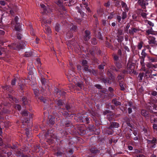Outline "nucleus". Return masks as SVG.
<instances>
[{"mask_svg": "<svg viewBox=\"0 0 157 157\" xmlns=\"http://www.w3.org/2000/svg\"><path fill=\"white\" fill-rule=\"evenodd\" d=\"M41 21L42 25L44 28V31L47 34L50 35L51 32V29L46 23L50 24L51 23V21L50 20L47 21L44 17L42 18Z\"/></svg>", "mask_w": 157, "mask_h": 157, "instance_id": "f257e3e1", "label": "nucleus"}, {"mask_svg": "<svg viewBox=\"0 0 157 157\" xmlns=\"http://www.w3.org/2000/svg\"><path fill=\"white\" fill-rule=\"evenodd\" d=\"M27 69L29 71V75L27 79H29V80L31 81V79L30 78H31V79H32V75L33 74V72L35 71V70L33 65L31 63L28 65Z\"/></svg>", "mask_w": 157, "mask_h": 157, "instance_id": "f03ea898", "label": "nucleus"}, {"mask_svg": "<svg viewBox=\"0 0 157 157\" xmlns=\"http://www.w3.org/2000/svg\"><path fill=\"white\" fill-rule=\"evenodd\" d=\"M25 45V42H21L20 43L19 45H18L16 44L13 43L12 44V48L14 49H22Z\"/></svg>", "mask_w": 157, "mask_h": 157, "instance_id": "7ed1b4c3", "label": "nucleus"}, {"mask_svg": "<svg viewBox=\"0 0 157 157\" xmlns=\"http://www.w3.org/2000/svg\"><path fill=\"white\" fill-rule=\"evenodd\" d=\"M74 69L72 68L68 71V74L67 75V78H68L69 81H71L72 80L73 77L74 76Z\"/></svg>", "mask_w": 157, "mask_h": 157, "instance_id": "20e7f679", "label": "nucleus"}, {"mask_svg": "<svg viewBox=\"0 0 157 157\" xmlns=\"http://www.w3.org/2000/svg\"><path fill=\"white\" fill-rule=\"evenodd\" d=\"M145 50L143 49L141 53V58L140 63L142 66L144 67L145 63H144V58L147 56V54L145 52Z\"/></svg>", "mask_w": 157, "mask_h": 157, "instance_id": "39448f33", "label": "nucleus"}, {"mask_svg": "<svg viewBox=\"0 0 157 157\" xmlns=\"http://www.w3.org/2000/svg\"><path fill=\"white\" fill-rule=\"evenodd\" d=\"M138 2L143 8H144L146 5L148 4V3L144 0H139Z\"/></svg>", "mask_w": 157, "mask_h": 157, "instance_id": "423d86ee", "label": "nucleus"}, {"mask_svg": "<svg viewBox=\"0 0 157 157\" xmlns=\"http://www.w3.org/2000/svg\"><path fill=\"white\" fill-rule=\"evenodd\" d=\"M85 35L84 37V39L85 41H87L90 37V32L89 31L86 30L85 31Z\"/></svg>", "mask_w": 157, "mask_h": 157, "instance_id": "0eeeda50", "label": "nucleus"}, {"mask_svg": "<svg viewBox=\"0 0 157 157\" xmlns=\"http://www.w3.org/2000/svg\"><path fill=\"white\" fill-rule=\"evenodd\" d=\"M80 6L82 10H84L85 9H86L88 11H90V8L89 7H88V4L87 3L84 2L82 4H81Z\"/></svg>", "mask_w": 157, "mask_h": 157, "instance_id": "6e6552de", "label": "nucleus"}, {"mask_svg": "<svg viewBox=\"0 0 157 157\" xmlns=\"http://www.w3.org/2000/svg\"><path fill=\"white\" fill-rule=\"evenodd\" d=\"M149 40L148 43L149 44H157V43L155 40V38L154 37H150L149 39Z\"/></svg>", "mask_w": 157, "mask_h": 157, "instance_id": "1a4fd4ad", "label": "nucleus"}, {"mask_svg": "<svg viewBox=\"0 0 157 157\" xmlns=\"http://www.w3.org/2000/svg\"><path fill=\"white\" fill-rule=\"evenodd\" d=\"M139 31V30L133 28L131 29H129V32L131 35H133L135 33H137Z\"/></svg>", "mask_w": 157, "mask_h": 157, "instance_id": "9d476101", "label": "nucleus"}, {"mask_svg": "<svg viewBox=\"0 0 157 157\" xmlns=\"http://www.w3.org/2000/svg\"><path fill=\"white\" fill-rule=\"evenodd\" d=\"M156 140L155 138H154L152 140H147V143L148 144H155L156 143ZM155 144L153 146H151V147L155 148Z\"/></svg>", "mask_w": 157, "mask_h": 157, "instance_id": "9b49d317", "label": "nucleus"}, {"mask_svg": "<svg viewBox=\"0 0 157 157\" xmlns=\"http://www.w3.org/2000/svg\"><path fill=\"white\" fill-rule=\"evenodd\" d=\"M121 5L122 7L123 8L125 11H128V7L126 4L123 2H121Z\"/></svg>", "mask_w": 157, "mask_h": 157, "instance_id": "f8f14e48", "label": "nucleus"}, {"mask_svg": "<svg viewBox=\"0 0 157 157\" xmlns=\"http://www.w3.org/2000/svg\"><path fill=\"white\" fill-rule=\"evenodd\" d=\"M119 126V124L116 122H112L111 124V125L109 127V128H117Z\"/></svg>", "mask_w": 157, "mask_h": 157, "instance_id": "ddd939ff", "label": "nucleus"}, {"mask_svg": "<svg viewBox=\"0 0 157 157\" xmlns=\"http://www.w3.org/2000/svg\"><path fill=\"white\" fill-rule=\"evenodd\" d=\"M67 46H68V48L73 49V48H74L75 49V45L72 43L70 42H68L67 44Z\"/></svg>", "mask_w": 157, "mask_h": 157, "instance_id": "4468645a", "label": "nucleus"}, {"mask_svg": "<svg viewBox=\"0 0 157 157\" xmlns=\"http://www.w3.org/2000/svg\"><path fill=\"white\" fill-rule=\"evenodd\" d=\"M49 121L50 123L53 124L54 123V118L52 116L48 117Z\"/></svg>", "mask_w": 157, "mask_h": 157, "instance_id": "2eb2a0df", "label": "nucleus"}, {"mask_svg": "<svg viewBox=\"0 0 157 157\" xmlns=\"http://www.w3.org/2000/svg\"><path fill=\"white\" fill-rule=\"evenodd\" d=\"M40 6L42 8V10H43V13H46L47 11V9L45 7V6L43 4H40Z\"/></svg>", "mask_w": 157, "mask_h": 157, "instance_id": "dca6fc26", "label": "nucleus"}, {"mask_svg": "<svg viewBox=\"0 0 157 157\" xmlns=\"http://www.w3.org/2000/svg\"><path fill=\"white\" fill-rule=\"evenodd\" d=\"M141 114L144 117H146L148 115V112L146 110L143 109L141 111Z\"/></svg>", "mask_w": 157, "mask_h": 157, "instance_id": "f3484780", "label": "nucleus"}, {"mask_svg": "<svg viewBox=\"0 0 157 157\" xmlns=\"http://www.w3.org/2000/svg\"><path fill=\"white\" fill-rule=\"evenodd\" d=\"M147 57L149 62H153L155 61V58L152 57H151L149 56H147Z\"/></svg>", "mask_w": 157, "mask_h": 157, "instance_id": "a211bd4d", "label": "nucleus"}, {"mask_svg": "<svg viewBox=\"0 0 157 157\" xmlns=\"http://www.w3.org/2000/svg\"><path fill=\"white\" fill-rule=\"evenodd\" d=\"M145 23L146 25H149L152 26H154V24L151 21H148L146 20L145 21Z\"/></svg>", "mask_w": 157, "mask_h": 157, "instance_id": "6ab92c4d", "label": "nucleus"}, {"mask_svg": "<svg viewBox=\"0 0 157 157\" xmlns=\"http://www.w3.org/2000/svg\"><path fill=\"white\" fill-rule=\"evenodd\" d=\"M84 70L85 71L87 72H91V70L89 69V67L88 65L84 66Z\"/></svg>", "mask_w": 157, "mask_h": 157, "instance_id": "aec40b11", "label": "nucleus"}, {"mask_svg": "<svg viewBox=\"0 0 157 157\" xmlns=\"http://www.w3.org/2000/svg\"><path fill=\"white\" fill-rule=\"evenodd\" d=\"M16 25L15 26V28L16 30L19 31L21 30V26L18 23V25L17 24H16Z\"/></svg>", "mask_w": 157, "mask_h": 157, "instance_id": "412c9836", "label": "nucleus"}, {"mask_svg": "<svg viewBox=\"0 0 157 157\" xmlns=\"http://www.w3.org/2000/svg\"><path fill=\"white\" fill-rule=\"evenodd\" d=\"M127 17L126 13L125 12H123L122 13V19L124 20Z\"/></svg>", "mask_w": 157, "mask_h": 157, "instance_id": "4be33fe9", "label": "nucleus"}, {"mask_svg": "<svg viewBox=\"0 0 157 157\" xmlns=\"http://www.w3.org/2000/svg\"><path fill=\"white\" fill-rule=\"evenodd\" d=\"M143 43L142 42L139 43L137 45V48L139 49H141L143 46Z\"/></svg>", "mask_w": 157, "mask_h": 157, "instance_id": "5701e85b", "label": "nucleus"}, {"mask_svg": "<svg viewBox=\"0 0 157 157\" xmlns=\"http://www.w3.org/2000/svg\"><path fill=\"white\" fill-rule=\"evenodd\" d=\"M144 73H140L138 75V77L140 80H141L143 79V78L144 76Z\"/></svg>", "mask_w": 157, "mask_h": 157, "instance_id": "b1692460", "label": "nucleus"}, {"mask_svg": "<svg viewBox=\"0 0 157 157\" xmlns=\"http://www.w3.org/2000/svg\"><path fill=\"white\" fill-rule=\"evenodd\" d=\"M22 101H23V103L24 104V105H25L27 104V101L26 98L25 97H24L22 98Z\"/></svg>", "mask_w": 157, "mask_h": 157, "instance_id": "393cba45", "label": "nucleus"}, {"mask_svg": "<svg viewBox=\"0 0 157 157\" xmlns=\"http://www.w3.org/2000/svg\"><path fill=\"white\" fill-rule=\"evenodd\" d=\"M87 61L86 60H83L82 62V64L83 67L87 65Z\"/></svg>", "mask_w": 157, "mask_h": 157, "instance_id": "a878e982", "label": "nucleus"}, {"mask_svg": "<svg viewBox=\"0 0 157 157\" xmlns=\"http://www.w3.org/2000/svg\"><path fill=\"white\" fill-rule=\"evenodd\" d=\"M70 27L71 30L74 31H75L77 29V27L76 26H74L73 25H70Z\"/></svg>", "mask_w": 157, "mask_h": 157, "instance_id": "bb28decb", "label": "nucleus"}, {"mask_svg": "<svg viewBox=\"0 0 157 157\" xmlns=\"http://www.w3.org/2000/svg\"><path fill=\"white\" fill-rule=\"evenodd\" d=\"M62 1L61 0H58L56 2V3L59 6H61L62 5Z\"/></svg>", "mask_w": 157, "mask_h": 157, "instance_id": "cd10ccee", "label": "nucleus"}, {"mask_svg": "<svg viewBox=\"0 0 157 157\" xmlns=\"http://www.w3.org/2000/svg\"><path fill=\"white\" fill-rule=\"evenodd\" d=\"M41 82L42 84L43 85H45L46 81H45V79L44 78H42V77L41 78Z\"/></svg>", "mask_w": 157, "mask_h": 157, "instance_id": "c85d7f7f", "label": "nucleus"}, {"mask_svg": "<svg viewBox=\"0 0 157 157\" xmlns=\"http://www.w3.org/2000/svg\"><path fill=\"white\" fill-rule=\"evenodd\" d=\"M113 103L114 104V105H119L121 104L119 102L117 101L116 100H114L113 101Z\"/></svg>", "mask_w": 157, "mask_h": 157, "instance_id": "c756f323", "label": "nucleus"}, {"mask_svg": "<svg viewBox=\"0 0 157 157\" xmlns=\"http://www.w3.org/2000/svg\"><path fill=\"white\" fill-rule=\"evenodd\" d=\"M34 94L36 96H37L39 93V90L37 89L34 90Z\"/></svg>", "mask_w": 157, "mask_h": 157, "instance_id": "7c9ffc66", "label": "nucleus"}, {"mask_svg": "<svg viewBox=\"0 0 157 157\" xmlns=\"http://www.w3.org/2000/svg\"><path fill=\"white\" fill-rule=\"evenodd\" d=\"M120 85L121 87V90H124V89L123 84L122 82L120 83Z\"/></svg>", "mask_w": 157, "mask_h": 157, "instance_id": "2f4dec72", "label": "nucleus"}, {"mask_svg": "<svg viewBox=\"0 0 157 157\" xmlns=\"http://www.w3.org/2000/svg\"><path fill=\"white\" fill-rule=\"evenodd\" d=\"M91 43L95 45L97 44V42L95 39L94 38L91 41Z\"/></svg>", "mask_w": 157, "mask_h": 157, "instance_id": "473e14b6", "label": "nucleus"}, {"mask_svg": "<svg viewBox=\"0 0 157 157\" xmlns=\"http://www.w3.org/2000/svg\"><path fill=\"white\" fill-rule=\"evenodd\" d=\"M21 113L24 116H27L28 115V112L26 111H25L21 112Z\"/></svg>", "mask_w": 157, "mask_h": 157, "instance_id": "72a5a7b5", "label": "nucleus"}, {"mask_svg": "<svg viewBox=\"0 0 157 157\" xmlns=\"http://www.w3.org/2000/svg\"><path fill=\"white\" fill-rule=\"evenodd\" d=\"M146 66L149 68H151L153 67V65L151 63H148L147 64Z\"/></svg>", "mask_w": 157, "mask_h": 157, "instance_id": "f704fd0d", "label": "nucleus"}, {"mask_svg": "<svg viewBox=\"0 0 157 157\" xmlns=\"http://www.w3.org/2000/svg\"><path fill=\"white\" fill-rule=\"evenodd\" d=\"M63 102L61 100H59L57 101V103L59 105H62Z\"/></svg>", "mask_w": 157, "mask_h": 157, "instance_id": "c9c22d12", "label": "nucleus"}, {"mask_svg": "<svg viewBox=\"0 0 157 157\" xmlns=\"http://www.w3.org/2000/svg\"><path fill=\"white\" fill-rule=\"evenodd\" d=\"M152 32H152V31L151 29L148 30L146 31V33L148 34H152Z\"/></svg>", "mask_w": 157, "mask_h": 157, "instance_id": "e433bc0d", "label": "nucleus"}, {"mask_svg": "<svg viewBox=\"0 0 157 157\" xmlns=\"http://www.w3.org/2000/svg\"><path fill=\"white\" fill-rule=\"evenodd\" d=\"M16 82V79L15 78H14L12 80L11 82V85H15Z\"/></svg>", "mask_w": 157, "mask_h": 157, "instance_id": "4c0bfd02", "label": "nucleus"}, {"mask_svg": "<svg viewBox=\"0 0 157 157\" xmlns=\"http://www.w3.org/2000/svg\"><path fill=\"white\" fill-rule=\"evenodd\" d=\"M147 14L144 13V12H143V13H141V16L144 18H145L147 16Z\"/></svg>", "mask_w": 157, "mask_h": 157, "instance_id": "58836bf2", "label": "nucleus"}, {"mask_svg": "<svg viewBox=\"0 0 157 157\" xmlns=\"http://www.w3.org/2000/svg\"><path fill=\"white\" fill-rule=\"evenodd\" d=\"M117 34L119 35H121L123 34V31L121 30H118Z\"/></svg>", "mask_w": 157, "mask_h": 157, "instance_id": "ea45409f", "label": "nucleus"}, {"mask_svg": "<svg viewBox=\"0 0 157 157\" xmlns=\"http://www.w3.org/2000/svg\"><path fill=\"white\" fill-rule=\"evenodd\" d=\"M16 108L18 109V110L20 111L21 109V106L18 105H17L16 106Z\"/></svg>", "mask_w": 157, "mask_h": 157, "instance_id": "a19ab883", "label": "nucleus"}, {"mask_svg": "<svg viewBox=\"0 0 157 157\" xmlns=\"http://www.w3.org/2000/svg\"><path fill=\"white\" fill-rule=\"evenodd\" d=\"M142 66V67L143 68H142V69L143 70V71H144L146 74H148V73H149V72L148 71H146V70L145 68V66H144V67L143 66Z\"/></svg>", "mask_w": 157, "mask_h": 157, "instance_id": "79ce46f5", "label": "nucleus"}, {"mask_svg": "<svg viewBox=\"0 0 157 157\" xmlns=\"http://www.w3.org/2000/svg\"><path fill=\"white\" fill-rule=\"evenodd\" d=\"M104 65H103V64L100 65L98 66V68L100 70L103 69L104 68Z\"/></svg>", "mask_w": 157, "mask_h": 157, "instance_id": "37998d69", "label": "nucleus"}, {"mask_svg": "<svg viewBox=\"0 0 157 157\" xmlns=\"http://www.w3.org/2000/svg\"><path fill=\"white\" fill-rule=\"evenodd\" d=\"M18 18L16 16L14 18V20L15 21V24H17L18 25L17 21L18 20Z\"/></svg>", "mask_w": 157, "mask_h": 157, "instance_id": "c03bdc74", "label": "nucleus"}, {"mask_svg": "<svg viewBox=\"0 0 157 157\" xmlns=\"http://www.w3.org/2000/svg\"><path fill=\"white\" fill-rule=\"evenodd\" d=\"M153 128L154 130L156 131L157 130V125L155 124H153Z\"/></svg>", "mask_w": 157, "mask_h": 157, "instance_id": "a18cd8bd", "label": "nucleus"}, {"mask_svg": "<svg viewBox=\"0 0 157 157\" xmlns=\"http://www.w3.org/2000/svg\"><path fill=\"white\" fill-rule=\"evenodd\" d=\"M59 27L58 25H56L55 27V30L57 31H58L59 30Z\"/></svg>", "mask_w": 157, "mask_h": 157, "instance_id": "49530a36", "label": "nucleus"}, {"mask_svg": "<svg viewBox=\"0 0 157 157\" xmlns=\"http://www.w3.org/2000/svg\"><path fill=\"white\" fill-rule=\"evenodd\" d=\"M110 5V3L109 2H108L107 3H104V5L106 7H109Z\"/></svg>", "mask_w": 157, "mask_h": 157, "instance_id": "de8ad7c7", "label": "nucleus"}, {"mask_svg": "<svg viewBox=\"0 0 157 157\" xmlns=\"http://www.w3.org/2000/svg\"><path fill=\"white\" fill-rule=\"evenodd\" d=\"M151 94L153 96H156L157 95V92L155 91H153L152 92Z\"/></svg>", "mask_w": 157, "mask_h": 157, "instance_id": "09e8293b", "label": "nucleus"}, {"mask_svg": "<svg viewBox=\"0 0 157 157\" xmlns=\"http://www.w3.org/2000/svg\"><path fill=\"white\" fill-rule=\"evenodd\" d=\"M30 33H31V35H33V36L35 34L34 33V30H33V29H31Z\"/></svg>", "mask_w": 157, "mask_h": 157, "instance_id": "8fccbe9b", "label": "nucleus"}, {"mask_svg": "<svg viewBox=\"0 0 157 157\" xmlns=\"http://www.w3.org/2000/svg\"><path fill=\"white\" fill-rule=\"evenodd\" d=\"M17 37L18 39H21V34H18Z\"/></svg>", "mask_w": 157, "mask_h": 157, "instance_id": "3c124183", "label": "nucleus"}, {"mask_svg": "<svg viewBox=\"0 0 157 157\" xmlns=\"http://www.w3.org/2000/svg\"><path fill=\"white\" fill-rule=\"evenodd\" d=\"M117 19L119 22H120L121 19V17L120 16H117Z\"/></svg>", "mask_w": 157, "mask_h": 157, "instance_id": "603ef678", "label": "nucleus"}, {"mask_svg": "<svg viewBox=\"0 0 157 157\" xmlns=\"http://www.w3.org/2000/svg\"><path fill=\"white\" fill-rule=\"evenodd\" d=\"M128 113H130L132 112V109L131 108H128Z\"/></svg>", "mask_w": 157, "mask_h": 157, "instance_id": "864d4df0", "label": "nucleus"}, {"mask_svg": "<svg viewBox=\"0 0 157 157\" xmlns=\"http://www.w3.org/2000/svg\"><path fill=\"white\" fill-rule=\"evenodd\" d=\"M6 3L4 1H1V4L4 6L5 5Z\"/></svg>", "mask_w": 157, "mask_h": 157, "instance_id": "5fc2aeb1", "label": "nucleus"}, {"mask_svg": "<svg viewBox=\"0 0 157 157\" xmlns=\"http://www.w3.org/2000/svg\"><path fill=\"white\" fill-rule=\"evenodd\" d=\"M128 148L130 150H132L133 149V147L131 146H128Z\"/></svg>", "mask_w": 157, "mask_h": 157, "instance_id": "6e6d98bb", "label": "nucleus"}, {"mask_svg": "<svg viewBox=\"0 0 157 157\" xmlns=\"http://www.w3.org/2000/svg\"><path fill=\"white\" fill-rule=\"evenodd\" d=\"M5 34V31L3 30H1V35H4Z\"/></svg>", "mask_w": 157, "mask_h": 157, "instance_id": "4d7b16f0", "label": "nucleus"}, {"mask_svg": "<svg viewBox=\"0 0 157 157\" xmlns=\"http://www.w3.org/2000/svg\"><path fill=\"white\" fill-rule=\"evenodd\" d=\"M114 59L116 60H117L118 59V56L117 55H114Z\"/></svg>", "mask_w": 157, "mask_h": 157, "instance_id": "13d9d810", "label": "nucleus"}, {"mask_svg": "<svg viewBox=\"0 0 157 157\" xmlns=\"http://www.w3.org/2000/svg\"><path fill=\"white\" fill-rule=\"evenodd\" d=\"M95 86L98 89H100L101 88V86L100 85H95Z\"/></svg>", "mask_w": 157, "mask_h": 157, "instance_id": "bf43d9fd", "label": "nucleus"}, {"mask_svg": "<svg viewBox=\"0 0 157 157\" xmlns=\"http://www.w3.org/2000/svg\"><path fill=\"white\" fill-rule=\"evenodd\" d=\"M106 133L109 135H111L112 134V132H111L109 131V130L106 131Z\"/></svg>", "mask_w": 157, "mask_h": 157, "instance_id": "052dcab7", "label": "nucleus"}, {"mask_svg": "<svg viewBox=\"0 0 157 157\" xmlns=\"http://www.w3.org/2000/svg\"><path fill=\"white\" fill-rule=\"evenodd\" d=\"M113 17V15H111L110 16H108V19H111Z\"/></svg>", "mask_w": 157, "mask_h": 157, "instance_id": "680f3d73", "label": "nucleus"}, {"mask_svg": "<svg viewBox=\"0 0 157 157\" xmlns=\"http://www.w3.org/2000/svg\"><path fill=\"white\" fill-rule=\"evenodd\" d=\"M77 69L78 70H81L82 69V67L80 66H77Z\"/></svg>", "mask_w": 157, "mask_h": 157, "instance_id": "e2e57ef3", "label": "nucleus"}, {"mask_svg": "<svg viewBox=\"0 0 157 157\" xmlns=\"http://www.w3.org/2000/svg\"><path fill=\"white\" fill-rule=\"evenodd\" d=\"M36 63L38 64H40L41 62L39 59H37L36 60Z\"/></svg>", "mask_w": 157, "mask_h": 157, "instance_id": "0e129e2a", "label": "nucleus"}, {"mask_svg": "<svg viewBox=\"0 0 157 157\" xmlns=\"http://www.w3.org/2000/svg\"><path fill=\"white\" fill-rule=\"evenodd\" d=\"M123 76H121L120 75H119L118 77V78L119 79H121L122 78H123Z\"/></svg>", "mask_w": 157, "mask_h": 157, "instance_id": "69168bd1", "label": "nucleus"}, {"mask_svg": "<svg viewBox=\"0 0 157 157\" xmlns=\"http://www.w3.org/2000/svg\"><path fill=\"white\" fill-rule=\"evenodd\" d=\"M109 90H110L111 92H112L113 90V89L112 88L109 87Z\"/></svg>", "mask_w": 157, "mask_h": 157, "instance_id": "338daca9", "label": "nucleus"}, {"mask_svg": "<svg viewBox=\"0 0 157 157\" xmlns=\"http://www.w3.org/2000/svg\"><path fill=\"white\" fill-rule=\"evenodd\" d=\"M137 157H145L144 155H140L138 156H137Z\"/></svg>", "mask_w": 157, "mask_h": 157, "instance_id": "774afa93", "label": "nucleus"}]
</instances>
